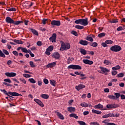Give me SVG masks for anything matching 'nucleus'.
<instances>
[{
  "label": "nucleus",
  "instance_id": "16",
  "mask_svg": "<svg viewBox=\"0 0 125 125\" xmlns=\"http://www.w3.org/2000/svg\"><path fill=\"white\" fill-rule=\"evenodd\" d=\"M83 62L84 64L88 65H92V64H93V62L92 61H90L89 60H83Z\"/></svg>",
  "mask_w": 125,
  "mask_h": 125
},
{
  "label": "nucleus",
  "instance_id": "9",
  "mask_svg": "<svg viewBox=\"0 0 125 125\" xmlns=\"http://www.w3.org/2000/svg\"><path fill=\"white\" fill-rule=\"evenodd\" d=\"M52 57L57 60H59L60 59V54L58 52H55L52 54Z\"/></svg>",
  "mask_w": 125,
  "mask_h": 125
},
{
  "label": "nucleus",
  "instance_id": "24",
  "mask_svg": "<svg viewBox=\"0 0 125 125\" xmlns=\"http://www.w3.org/2000/svg\"><path fill=\"white\" fill-rule=\"evenodd\" d=\"M100 68L103 73H106V72L107 73H109V72H110V70L109 69H107L106 68L101 67Z\"/></svg>",
  "mask_w": 125,
  "mask_h": 125
},
{
  "label": "nucleus",
  "instance_id": "38",
  "mask_svg": "<svg viewBox=\"0 0 125 125\" xmlns=\"http://www.w3.org/2000/svg\"><path fill=\"white\" fill-rule=\"evenodd\" d=\"M108 97L109 99H112V100H116V96L114 95H108Z\"/></svg>",
  "mask_w": 125,
  "mask_h": 125
},
{
  "label": "nucleus",
  "instance_id": "60",
  "mask_svg": "<svg viewBox=\"0 0 125 125\" xmlns=\"http://www.w3.org/2000/svg\"><path fill=\"white\" fill-rule=\"evenodd\" d=\"M37 45H38V46H42V42L41 41L37 42Z\"/></svg>",
  "mask_w": 125,
  "mask_h": 125
},
{
  "label": "nucleus",
  "instance_id": "18",
  "mask_svg": "<svg viewBox=\"0 0 125 125\" xmlns=\"http://www.w3.org/2000/svg\"><path fill=\"white\" fill-rule=\"evenodd\" d=\"M67 111L70 113H74L76 111V108L72 106H69L67 107Z\"/></svg>",
  "mask_w": 125,
  "mask_h": 125
},
{
  "label": "nucleus",
  "instance_id": "55",
  "mask_svg": "<svg viewBox=\"0 0 125 125\" xmlns=\"http://www.w3.org/2000/svg\"><path fill=\"white\" fill-rule=\"evenodd\" d=\"M111 74L112 76H116V75L118 74V72H117L116 70H113L112 71Z\"/></svg>",
  "mask_w": 125,
  "mask_h": 125
},
{
  "label": "nucleus",
  "instance_id": "22",
  "mask_svg": "<svg viewBox=\"0 0 125 125\" xmlns=\"http://www.w3.org/2000/svg\"><path fill=\"white\" fill-rule=\"evenodd\" d=\"M14 42H15L16 43H17L18 44H23V42L21 40H18L16 39H15L13 40Z\"/></svg>",
  "mask_w": 125,
  "mask_h": 125
},
{
  "label": "nucleus",
  "instance_id": "39",
  "mask_svg": "<svg viewBox=\"0 0 125 125\" xmlns=\"http://www.w3.org/2000/svg\"><path fill=\"white\" fill-rule=\"evenodd\" d=\"M71 34H72L74 36H75V37H78L79 36V34H78V33L77 32V31H71Z\"/></svg>",
  "mask_w": 125,
  "mask_h": 125
},
{
  "label": "nucleus",
  "instance_id": "43",
  "mask_svg": "<svg viewBox=\"0 0 125 125\" xmlns=\"http://www.w3.org/2000/svg\"><path fill=\"white\" fill-rule=\"evenodd\" d=\"M77 123H78V124H79V125H86V124L85 123V122L83 121H77Z\"/></svg>",
  "mask_w": 125,
  "mask_h": 125
},
{
  "label": "nucleus",
  "instance_id": "48",
  "mask_svg": "<svg viewBox=\"0 0 125 125\" xmlns=\"http://www.w3.org/2000/svg\"><path fill=\"white\" fill-rule=\"evenodd\" d=\"M8 11H16V9L15 8H11L7 9Z\"/></svg>",
  "mask_w": 125,
  "mask_h": 125
},
{
  "label": "nucleus",
  "instance_id": "35",
  "mask_svg": "<svg viewBox=\"0 0 125 125\" xmlns=\"http://www.w3.org/2000/svg\"><path fill=\"white\" fill-rule=\"evenodd\" d=\"M74 60V58H71V57H69L67 59V64H70V63H71V62H72V61H73Z\"/></svg>",
  "mask_w": 125,
  "mask_h": 125
},
{
  "label": "nucleus",
  "instance_id": "12",
  "mask_svg": "<svg viewBox=\"0 0 125 125\" xmlns=\"http://www.w3.org/2000/svg\"><path fill=\"white\" fill-rule=\"evenodd\" d=\"M5 76L6 77H9L10 78H13V77H15L16 76V73L15 72H6L5 73Z\"/></svg>",
  "mask_w": 125,
  "mask_h": 125
},
{
  "label": "nucleus",
  "instance_id": "41",
  "mask_svg": "<svg viewBox=\"0 0 125 125\" xmlns=\"http://www.w3.org/2000/svg\"><path fill=\"white\" fill-rule=\"evenodd\" d=\"M110 23H118V19H112L111 21H109Z\"/></svg>",
  "mask_w": 125,
  "mask_h": 125
},
{
  "label": "nucleus",
  "instance_id": "36",
  "mask_svg": "<svg viewBox=\"0 0 125 125\" xmlns=\"http://www.w3.org/2000/svg\"><path fill=\"white\" fill-rule=\"evenodd\" d=\"M85 40H86L87 41H89V42H93V38H92V37H89V36H87Z\"/></svg>",
  "mask_w": 125,
  "mask_h": 125
},
{
  "label": "nucleus",
  "instance_id": "19",
  "mask_svg": "<svg viewBox=\"0 0 125 125\" xmlns=\"http://www.w3.org/2000/svg\"><path fill=\"white\" fill-rule=\"evenodd\" d=\"M30 31L33 34V35H35V36H39V32L36 30V29L33 28H30Z\"/></svg>",
  "mask_w": 125,
  "mask_h": 125
},
{
  "label": "nucleus",
  "instance_id": "29",
  "mask_svg": "<svg viewBox=\"0 0 125 125\" xmlns=\"http://www.w3.org/2000/svg\"><path fill=\"white\" fill-rule=\"evenodd\" d=\"M89 44L91 46H93V47H96V46L98 45V44L96 42H91Z\"/></svg>",
  "mask_w": 125,
  "mask_h": 125
},
{
  "label": "nucleus",
  "instance_id": "28",
  "mask_svg": "<svg viewBox=\"0 0 125 125\" xmlns=\"http://www.w3.org/2000/svg\"><path fill=\"white\" fill-rule=\"evenodd\" d=\"M75 28H76V29H78V30H83V29H84V27L80 25H77L75 26Z\"/></svg>",
  "mask_w": 125,
  "mask_h": 125
},
{
  "label": "nucleus",
  "instance_id": "61",
  "mask_svg": "<svg viewBox=\"0 0 125 125\" xmlns=\"http://www.w3.org/2000/svg\"><path fill=\"white\" fill-rule=\"evenodd\" d=\"M107 115L108 116V118L109 117H110L111 118H113V117H114V113H108L107 114Z\"/></svg>",
  "mask_w": 125,
  "mask_h": 125
},
{
  "label": "nucleus",
  "instance_id": "13",
  "mask_svg": "<svg viewBox=\"0 0 125 125\" xmlns=\"http://www.w3.org/2000/svg\"><path fill=\"white\" fill-rule=\"evenodd\" d=\"M34 101L36 102V103H37L38 105L41 106V107H44V104H43V103L41 101V100H39L38 99H34Z\"/></svg>",
  "mask_w": 125,
  "mask_h": 125
},
{
  "label": "nucleus",
  "instance_id": "31",
  "mask_svg": "<svg viewBox=\"0 0 125 125\" xmlns=\"http://www.w3.org/2000/svg\"><path fill=\"white\" fill-rule=\"evenodd\" d=\"M120 69H121V66H119V65H117L116 66L113 67L112 68V70H115V71L116 70H120Z\"/></svg>",
  "mask_w": 125,
  "mask_h": 125
},
{
  "label": "nucleus",
  "instance_id": "26",
  "mask_svg": "<svg viewBox=\"0 0 125 125\" xmlns=\"http://www.w3.org/2000/svg\"><path fill=\"white\" fill-rule=\"evenodd\" d=\"M103 105L101 104H98L97 105H96L95 106V108H97V109H103Z\"/></svg>",
  "mask_w": 125,
  "mask_h": 125
},
{
  "label": "nucleus",
  "instance_id": "52",
  "mask_svg": "<svg viewBox=\"0 0 125 125\" xmlns=\"http://www.w3.org/2000/svg\"><path fill=\"white\" fill-rule=\"evenodd\" d=\"M43 82L44 83H45V84H48V83H49L48 81V80H47L45 78L43 79Z\"/></svg>",
  "mask_w": 125,
  "mask_h": 125
},
{
  "label": "nucleus",
  "instance_id": "27",
  "mask_svg": "<svg viewBox=\"0 0 125 125\" xmlns=\"http://www.w3.org/2000/svg\"><path fill=\"white\" fill-rule=\"evenodd\" d=\"M69 117L71 118H75V119H79V116H77L76 114L71 113L69 115Z\"/></svg>",
  "mask_w": 125,
  "mask_h": 125
},
{
  "label": "nucleus",
  "instance_id": "34",
  "mask_svg": "<svg viewBox=\"0 0 125 125\" xmlns=\"http://www.w3.org/2000/svg\"><path fill=\"white\" fill-rule=\"evenodd\" d=\"M81 106H82V107H84V108H86V107L88 106V104L85 103H82L81 104Z\"/></svg>",
  "mask_w": 125,
  "mask_h": 125
},
{
  "label": "nucleus",
  "instance_id": "58",
  "mask_svg": "<svg viewBox=\"0 0 125 125\" xmlns=\"http://www.w3.org/2000/svg\"><path fill=\"white\" fill-rule=\"evenodd\" d=\"M23 76L24 77V78H31V75L30 74H23Z\"/></svg>",
  "mask_w": 125,
  "mask_h": 125
},
{
  "label": "nucleus",
  "instance_id": "21",
  "mask_svg": "<svg viewBox=\"0 0 125 125\" xmlns=\"http://www.w3.org/2000/svg\"><path fill=\"white\" fill-rule=\"evenodd\" d=\"M41 97L43 99H48L49 98V96L46 94H42L41 95Z\"/></svg>",
  "mask_w": 125,
  "mask_h": 125
},
{
  "label": "nucleus",
  "instance_id": "49",
  "mask_svg": "<svg viewBox=\"0 0 125 125\" xmlns=\"http://www.w3.org/2000/svg\"><path fill=\"white\" fill-rule=\"evenodd\" d=\"M27 50H28L27 49V48H24V47H22V49H21V51H22V52H24V53H27Z\"/></svg>",
  "mask_w": 125,
  "mask_h": 125
},
{
  "label": "nucleus",
  "instance_id": "1",
  "mask_svg": "<svg viewBox=\"0 0 125 125\" xmlns=\"http://www.w3.org/2000/svg\"><path fill=\"white\" fill-rule=\"evenodd\" d=\"M0 90L1 91V92H3L4 94L9 96L10 99L12 101L14 100V99H13V97L12 96H20V95H21L20 94L16 92L9 91L7 92L5 89H0Z\"/></svg>",
  "mask_w": 125,
  "mask_h": 125
},
{
  "label": "nucleus",
  "instance_id": "37",
  "mask_svg": "<svg viewBox=\"0 0 125 125\" xmlns=\"http://www.w3.org/2000/svg\"><path fill=\"white\" fill-rule=\"evenodd\" d=\"M104 36H106V33L104 32L98 34L99 38H103V37H104Z\"/></svg>",
  "mask_w": 125,
  "mask_h": 125
},
{
  "label": "nucleus",
  "instance_id": "64",
  "mask_svg": "<svg viewBox=\"0 0 125 125\" xmlns=\"http://www.w3.org/2000/svg\"><path fill=\"white\" fill-rule=\"evenodd\" d=\"M120 96H121V99L122 100H124V99H125V95L122 94V95H120Z\"/></svg>",
  "mask_w": 125,
  "mask_h": 125
},
{
  "label": "nucleus",
  "instance_id": "40",
  "mask_svg": "<svg viewBox=\"0 0 125 125\" xmlns=\"http://www.w3.org/2000/svg\"><path fill=\"white\" fill-rule=\"evenodd\" d=\"M105 42L106 44H112V43H113V41L110 40H106Z\"/></svg>",
  "mask_w": 125,
  "mask_h": 125
},
{
  "label": "nucleus",
  "instance_id": "56",
  "mask_svg": "<svg viewBox=\"0 0 125 125\" xmlns=\"http://www.w3.org/2000/svg\"><path fill=\"white\" fill-rule=\"evenodd\" d=\"M3 81L6 83H11V80H10V79H4Z\"/></svg>",
  "mask_w": 125,
  "mask_h": 125
},
{
  "label": "nucleus",
  "instance_id": "62",
  "mask_svg": "<svg viewBox=\"0 0 125 125\" xmlns=\"http://www.w3.org/2000/svg\"><path fill=\"white\" fill-rule=\"evenodd\" d=\"M90 125H99V124L97 122H91L90 123Z\"/></svg>",
  "mask_w": 125,
  "mask_h": 125
},
{
  "label": "nucleus",
  "instance_id": "3",
  "mask_svg": "<svg viewBox=\"0 0 125 125\" xmlns=\"http://www.w3.org/2000/svg\"><path fill=\"white\" fill-rule=\"evenodd\" d=\"M70 47H71V45H70V43H66L65 44V43H62L61 44L60 50L61 51H63V50H67L68 49H70Z\"/></svg>",
  "mask_w": 125,
  "mask_h": 125
},
{
  "label": "nucleus",
  "instance_id": "46",
  "mask_svg": "<svg viewBox=\"0 0 125 125\" xmlns=\"http://www.w3.org/2000/svg\"><path fill=\"white\" fill-rule=\"evenodd\" d=\"M124 76H125L124 73H120L117 75V77H118V78H123Z\"/></svg>",
  "mask_w": 125,
  "mask_h": 125
},
{
  "label": "nucleus",
  "instance_id": "45",
  "mask_svg": "<svg viewBox=\"0 0 125 125\" xmlns=\"http://www.w3.org/2000/svg\"><path fill=\"white\" fill-rule=\"evenodd\" d=\"M29 64L31 67V68H35L36 67V65L34 64V62L31 61L29 62Z\"/></svg>",
  "mask_w": 125,
  "mask_h": 125
},
{
  "label": "nucleus",
  "instance_id": "14",
  "mask_svg": "<svg viewBox=\"0 0 125 125\" xmlns=\"http://www.w3.org/2000/svg\"><path fill=\"white\" fill-rule=\"evenodd\" d=\"M85 87V85L83 84H80L75 86V88L78 90V91H79V90H81V89H83V88H84Z\"/></svg>",
  "mask_w": 125,
  "mask_h": 125
},
{
  "label": "nucleus",
  "instance_id": "30",
  "mask_svg": "<svg viewBox=\"0 0 125 125\" xmlns=\"http://www.w3.org/2000/svg\"><path fill=\"white\" fill-rule=\"evenodd\" d=\"M50 83L51 85H53V86H55V84H56V81L53 80H50Z\"/></svg>",
  "mask_w": 125,
  "mask_h": 125
},
{
  "label": "nucleus",
  "instance_id": "42",
  "mask_svg": "<svg viewBox=\"0 0 125 125\" xmlns=\"http://www.w3.org/2000/svg\"><path fill=\"white\" fill-rule=\"evenodd\" d=\"M28 81L31 83H36V80H34V78H30Z\"/></svg>",
  "mask_w": 125,
  "mask_h": 125
},
{
  "label": "nucleus",
  "instance_id": "25",
  "mask_svg": "<svg viewBox=\"0 0 125 125\" xmlns=\"http://www.w3.org/2000/svg\"><path fill=\"white\" fill-rule=\"evenodd\" d=\"M80 52H81V54H83V55H85L86 54V52H88V51H86L84 49L81 48L80 50Z\"/></svg>",
  "mask_w": 125,
  "mask_h": 125
},
{
  "label": "nucleus",
  "instance_id": "57",
  "mask_svg": "<svg viewBox=\"0 0 125 125\" xmlns=\"http://www.w3.org/2000/svg\"><path fill=\"white\" fill-rule=\"evenodd\" d=\"M74 102V100H70L68 101V106H72V103Z\"/></svg>",
  "mask_w": 125,
  "mask_h": 125
},
{
  "label": "nucleus",
  "instance_id": "54",
  "mask_svg": "<svg viewBox=\"0 0 125 125\" xmlns=\"http://www.w3.org/2000/svg\"><path fill=\"white\" fill-rule=\"evenodd\" d=\"M102 46H103V47H107L108 46V45H107V43L105 42H102L101 44Z\"/></svg>",
  "mask_w": 125,
  "mask_h": 125
},
{
  "label": "nucleus",
  "instance_id": "5",
  "mask_svg": "<svg viewBox=\"0 0 125 125\" xmlns=\"http://www.w3.org/2000/svg\"><path fill=\"white\" fill-rule=\"evenodd\" d=\"M67 69H72V70H82V66L77 64H71L68 66Z\"/></svg>",
  "mask_w": 125,
  "mask_h": 125
},
{
  "label": "nucleus",
  "instance_id": "47",
  "mask_svg": "<svg viewBox=\"0 0 125 125\" xmlns=\"http://www.w3.org/2000/svg\"><path fill=\"white\" fill-rule=\"evenodd\" d=\"M125 28L123 27L122 26H119L117 28V31H123V30H125Z\"/></svg>",
  "mask_w": 125,
  "mask_h": 125
},
{
  "label": "nucleus",
  "instance_id": "63",
  "mask_svg": "<svg viewBox=\"0 0 125 125\" xmlns=\"http://www.w3.org/2000/svg\"><path fill=\"white\" fill-rule=\"evenodd\" d=\"M49 52L50 51L47 50V49H46V50L45 51V54H46V55H48V56H49V55H50V53Z\"/></svg>",
  "mask_w": 125,
  "mask_h": 125
},
{
  "label": "nucleus",
  "instance_id": "2",
  "mask_svg": "<svg viewBox=\"0 0 125 125\" xmlns=\"http://www.w3.org/2000/svg\"><path fill=\"white\" fill-rule=\"evenodd\" d=\"M5 21L6 23L8 24H13V25H18L21 23H24V21H14L12 20L10 17H7L5 19Z\"/></svg>",
  "mask_w": 125,
  "mask_h": 125
},
{
  "label": "nucleus",
  "instance_id": "8",
  "mask_svg": "<svg viewBox=\"0 0 125 125\" xmlns=\"http://www.w3.org/2000/svg\"><path fill=\"white\" fill-rule=\"evenodd\" d=\"M118 107H119V104H108L106 105L107 109H115V108H118Z\"/></svg>",
  "mask_w": 125,
  "mask_h": 125
},
{
  "label": "nucleus",
  "instance_id": "10",
  "mask_svg": "<svg viewBox=\"0 0 125 125\" xmlns=\"http://www.w3.org/2000/svg\"><path fill=\"white\" fill-rule=\"evenodd\" d=\"M51 25L59 26L60 25H61V22L60 21L53 20L51 22Z\"/></svg>",
  "mask_w": 125,
  "mask_h": 125
},
{
  "label": "nucleus",
  "instance_id": "6",
  "mask_svg": "<svg viewBox=\"0 0 125 125\" xmlns=\"http://www.w3.org/2000/svg\"><path fill=\"white\" fill-rule=\"evenodd\" d=\"M4 54L6 55H9V52L5 49H3V52L2 50H0V57H3V58H5V55Z\"/></svg>",
  "mask_w": 125,
  "mask_h": 125
},
{
  "label": "nucleus",
  "instance_id": "20",
  "mask_svg": "<svg viewBox=\"0 0 125 125\" xmlns=\"http://www.w3.org/2000/svg\"><path fill=\"white\" fill-rule=\"evenodd\" d=\"M57 116L60 119V120H64L65 118H64V116L60 112H57Z\"/></svg>",
  "mask_w": 125,
  "mask_h": 125
},
{
  "label": "nucleus",
  "instance_id": "59",
  "mask_svg": "<svg viewBox=\"0 0 125 125\" xmlns=\"http://www.w3.org/2000/svg\"><path fill=\"white\" fill-rule=\"evenodd\" d=\"M20 80L21 82H22V83H23L24 84H26L27 82L26 81V80H25V79H23V78H20Z\"/></svg>",
  "mask_w": 125,
  "mask_h": 125
},
{
  "label": "nucleus",
  "instance_id": "50",
  "mask_svg": "<svg viewBox=\"0 0 125 125\" xmlns=\"http://www.w3.org/2000/svg\"><path fill=\"white\" fill-rule=\"evenodd\" d=\"M114 95H115V98L117 99V98H119L120 96H121V94L119 93H115Z\"/></svg>",
  "mask_w": 125,
  "mask_h": 125
},
{
  "label": "nucleus",
  "instance_id": "33",
  "mask_svg": "<svg viewBox=\"0 0 125 125\" xmlns=\"http://www.w3.org/2000/svg\"><path fill=\"white\" fill-rule=\"evenodd\" d=\"M104 63L106 65H111V62L109 60H104Z\"/></svg>",
  "mask_w": 125,
  "mask_h": 125
},
{
  "label": "nucleus",
  "instance_id": "15",
  "mask_svg": "<svg viewBox=\"0 0 125 125\" xmlns=\"http://www.w3.org/2000/svg\"><path fill=\"white\" fill-rule=\"evenodd\" d=\"M56 66V62H51L48 63L47 65H46V68H52Z\"/></svg>",
  "mask_w": 125,
  "mask_h": 125
},
{
  "label": "nucleus",
  "instance_id": "53",
  "mask_svg": "<svg viewBox=\"0 0 125 125\" xmlns=\"http://www.w3.org/2000/svg\"><path fill=\"white\" fill-rule=\"evenodd\" d=\"M12 53L14 54V55H15V56H18L19 55V53H18V52L17 51H13Z\"/></svg>",
  "mask_w": 125,
  "mask_h": 125
},
{
  "label": "nucleus",
  "instance_id": "4",
  "mask_svg": "<svg viewBox=\"0 0 125 125\" xmlns=\"http://www.w3.org/2000/svg\"><path fill=\"white\" fill-rule=\"evenodd\" d=\"M111 51H114V52H119L122 50V47L120 45H115L111 46L110 48Z\"/></svg>",
  "mask_w": 125,
  "mask_h": 125
},
{
  "label": "nucleus",
  "instance_id": "44",
  "mask_svg": "<svg viewBox=\"0 0 125 125\" xmlns=\"http://www.w3.org/2000/svg\"><path fill=\"white\" fill-rule=\"evenodd\" d=\"M53 45H50L47 48V50L52 51V50H53Z\"/></svg>",
  "mask_w": 125,
  "mask_h": 125
},
{
  "label": "nucleus",
  "instance_id": "7",
  "mask_svg": "<svg viewBox=\"0 0 125 125\" xmlns=\"http://www.w3.org/2000/svg\"><path fill=\"white\" fill-rule=\"evenodd\" d=\"M81 25L82 26H87L88 25V19L87 18L81 19Z\"/></svg>",
  "mask_w": 125,
  "mask_h": 125
},
{
  "label": "nucleus",
  "instance_id": "11",
  "mask_svg": "<svg viewBox=\"0 0 125 125\" xmlns=\"http://www.w3.org/2000/svg\"><path fill=\"white\" fill-rule=\"evenodd\" d=\"M56 33H53L52 36L49 39V40L52 42H56Z\"/></svg>",
  "mask_w": 125,
  "mask_h": 125
},
{
  "label": "nucleus",
  "instance_id": "51",
  "mask_svg": "<svg viewBox=\"0 0 125 125\" xmlns=\"http://www.w3.org/2000/svg\"><path fill=\"white\" fill-rule=\"evenodd\" d=\"M48 19H44L42 20V23L43 25H45V24H46V22H47L48 21Z\"/></svg>",
  "mask_w": 125,
  "mask_h": 125
},
{
  "label": "nucleus",
  "instance_id": "17",
  "mask_svg": "<svg viewBox=\"0 0 125 125\" xmlns=\"http://www.w3.org/2000/svg\"><path fill=\"white\" fill-rule=\"evenodd\" d=\"M80 44H81V45H87L88 44V42L85 40H81L79 42Z\"/></svg>",
  "mask_w": 125,
  "mask_h": 125
},
{
  "label": "nucleus",
  "instance_id": "32",
  "mask_svg": "<svg viewBox=\"0 0 125 125\" xmlns=\"http://www.w3.org/2000/svg\"><path fill=\"white\" fill-rule=\"evenodd\" d=\"M74 23L75 24H80V25H82V19L76 20L74 21Z\"/></svg>",
  "mask_w": 125,
  "mask_h": 125
},
{
  "label": "nucleus",
  "instance_id": "23",
  "mask_svg": "<svg viewBox=\"0 0 125 125\" xmlns=\"http://www.w3.org/2000/svg\"><path fill=\"white\" fill-rule=\"evenodd\" d=\"M92 112L93 114H97L98 115H100L101 114H102V112H101V111L96 110L95 109H92Z\"/></svg>",
  "mask_w": 125,
  "mask_h": 125
}]
</instances>
